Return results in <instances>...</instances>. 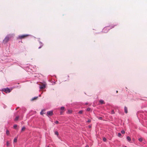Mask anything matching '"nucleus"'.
<instances>
[{
  "mask_svg": "<svg viewBox=\"0 0 147 147\" xmlns=\"http://www.w3.org/2000/svg\"><path fill=\"white\" fill-rule=\"evenodd\" d=\"M83 112V111H79V112H78V113L79 114H82V113Z\"/></svg>",
  "mask_w": 147,
  "mask_h": 147,
  "instance_id": "dca6fc26",
  "label": "nucleus"
},
{
  "mask_svg": "<svg viewBox=\"0 0 147 147\" xmlns=\"http://www.w3.org/2000/svg\"><path fill=\"white\" fill-rule=\"evenodd\" d=\"M72 111L71 110H68L67 113L69 114H70L72 113Z\"/></svg>",
  "mask_w": 147,
  "mask_h": 147,
  "instance_id": "ddd939ff",
  "label": "nucleus"
},
{
  "mask_svg": "<svg viewBox=\"0 0 147 147\" xmlns=\"http://www.w3.org/2000/svg\"><path fill=\"white\" fill-rule=\"evenodd\" d=\"M109 29H107V27L104 28L103 29L102 31L103 32L106 33L108 31Z\"/></svg>",
  "mask_w": 147,
  "mask_h": 147,
  "instance_id": "39448f33",
  "label": "nucleus"
},
{
  "mask_svg": "<svg viewBox=\"0 0 147 147\" xmlns=\"http://www.w3.org/2000/svg\"><path fill=\"white\" fill-rule=\"evenodd\" d=\"M114 113V110H112L111 111V113L113 114Z\"/></svg>",
  "mask_w": 147,
  "mask_h": 147,
  "instance_id": "cd10ccee",
  "label": "nucleus"
},
{
  "mask_svg": "<svg viewBox=\"0 0 147 147\" xmlns=\"http://www.w3.org/2000/svg\"><path fill=\"white\" fill-rule=\"evenodd\" d=\"M102 118V117H100V119H101Z\"/></svg>",
  "mask_w": 147,
  "mask_h": 147,
  "instance_id": "c9c22d12",
  "label": "nucleus"
},
{
  "mask_svg": "<svg viewBox=\"0 0 147 147\" xmlns=\"http://www.w3.org/2000/svg\"><path fill=\"white\" fill-rule=\"evenodd\" d=\"M26 129V128L25 127H23L22 129H21V131L22 132L23 131H25V129Z\"/></svg>",
  "mask_w": 147,
  "mask_h": 147,
  "instance_id": "9d476101",
  "label": "nucleus"
},
{
  "mask_svg": "<svg viewBox=\"0 0 147 147\" xmlns=\"http://www.w3.org/2000/svg\"><path fill=\"white\" fill-rule=\"evenodd\" d=\"M127 140L129 141H130L131 140V138L129 136L127 137Z\"/></svg>",
  "mask_w": 147,
  "mask_h": 147,
  "instance_id": "f8f14e48",
  "label": "nucleus"
},
{
  "mask_svg": "<svg viewBox=\"0 0 147 147\" xmlns=\"http://www.w3.org/2000/svg\"><path fill=\"white\" fill-rule=\"evenodd\" d=\"M64 109H65V107H62L61 108V110H63Z\"/></svg>",
  "mask_w": 147,
  "mask_h": 147,
  "instance_id": "a211bd4d",
  "label": "nucleus"
},
{
  "mask_svg": "<svg viewBox=\"0 0 147 147\" xmlns=\"http://www.w3.org/2000/svg\"><path fill=\"white\" fill-rule=\"evenodd\" d=\"M121 132L122 134H124L125 133V131L124 130H122L121 131Z\"/></svg>",
  "mask_w": 147,
  "mask_h": 147,
  "instance_id": "b1692460",
  "label": "nucleus"
},
{
  "mask_svg": "<svg viewBox=\"0 0 147 147\" xmlns=\"http://www.w3.org/2000/svg\"><path fill=\"white\" fill-rule=\"evenodd\" d=\"M85 147H88V145L86 146Z\"/></svg>",
  "mask_w": 147,
  "mask_h": 147,
  "instance_id": "473e14b6",
  "label": "nucleus"
},
{
  "mask_svg": "<svg viewBox=\"0 0 147 147\" xmlns=\"http://www.w3.org/2000/svg\"><path fill=\"white\" fill-rule=\"evenodd\" d=\"M89 128H91V126H89Z\"/></svg>",
  "mask_w": 147,
  "mask_h": 147,
  "instance_id": "7c9ffc66",
  "label": "nucleus"
},
{
  "mask_svg": "<svg viewBox=\"0 0 147 147\" xmlns=\"http://www.w3.org/2000/svg\"><path fill=\"white\" fill-rule=\"evenodd\" d=\"M55 135H57V136H58V135H59V133H58V132L57 131H55Z\"/></svg>",
  "mask_w": 147,
  "mask_h": 147,
  "instance_id": "aec40b11",
  "label": "nucleus"
},
{
  "mask_svg": "<svg viewBox=\"0 0 147 147\" xmlns=\"http://www.w3.org/2000/svg\"><path fill=\"white\" fill-rule=\"evenodd\" d=\"M45 84H43L42 85H41L40 87V88L41 89H42L44 88H45Z\"/></svg>",
  "mask_w": 147,
  "mask_h": 147,
  "instance_id": "423d86ee",
  "label": "nucleus"
},
{
  "mask_svg": "<svg viewBox=\"0 0 147 147\" xmlns=\"http://www.w3.org/2000/svg\"><path fill=\"white\" fill-rule=\"evenodd\" d=\"M113 27H112L111 28H113Z\"/></svg>",
  "mask_w": 147,
  "mask_h": 147,
  "instance_id": "f704fd0d",
  "label": "nucleus"
},
{
  "mask_svg": "<svg viewBox=\"0 0 147 147\" xmlns=\"http://www.w3.org/2000/svg\"><path fill=\"white\" fill-rule=\"evenodd\" d=\"M3 91L6 93H9L11 92V90L8 88H5L3 89Z\"/></svg>",
  "mask_w": 147,
  "mask_h": 147,
  "instance_id": "7ed1b4c3",
  "label": "nucleus"
},
{
  "mask_svg": "<svg viewBox=\"0 0 147 147\" xmlns=\"http://www.w3.org/2000/svg\"><path fill=\"white\" fill-rule=\"evenodd\" d=\"M91 110V109L90 108H88L87 109V111H89Z\"/></svg>",
  "mask_w": 147,
  "mask_h": 147,
  "instance_id": "6ab92c4d",
  "label": "nucleus"
},
{
  "mask_svg": "<svg viewBox=\"0 0 147 147\" xmlns=\"http://www.w3.org/2000/svg\"><path fill=\"white\" fill-rule=\"evenodd\" d=\"M6 133L7 135H9V131L8 130H6Z\"/></svg>",
  "mask_w": 147,
  "mask_h": 147,
  "instance_id": "2eb2a0df",
  "label": "nucleus"
},
{
  "mask_svg": "<svg viewBox=\"0 0 147 147\" xmlns=\"http://www.w3.org/2000/svg\"><path fill=\"white\" fill-rule=\"evenodd\" d=\"M41 46L40 47H39L38 49H40V48H41Z\"/></svg>",
  "mask_w": 147,
  "mask_h": 147,
  "instance_id": "2f4dec72",
  "label": "nucleus"
},
{
  "mask_svg": "<svg viewBox=\"0 0 147 147\" xmlns=\"http://www.w3.org/2000/svg\"><path fill=\"white\" fill-rule=\"evenodd\" d=\"M103 140L105 142L107 140L106 138H104L103 139Z\"/></svg>",
  "mask_w": 147,
  "mask_h": 147,
  "instance_id": "5701e85b",
  "label": "nucleus"
},
{
  "mask_svg": "<svg viewBox=\"0 0 147 147\" xmlns=\"http://www.w3.org/2000/svg\"><path fill=\"white\" fill-rule=\"evenodd\" d=\"M47 115L48 116H51L53 115V111H48L47 113Z\"/></svg>",
  "mask_w": 147,
  "mask_h": 147,
  "instance_id": "20e7f679",
  "label": "nucleus"
},
{
  "mask_svg": "<svg viewBox=\"0 0 147 147\" xmlns=\"http://www.w3.org/2000/svg\"><path fill=\"white\" fill-rule=\"evenodd\" d=\"M55 123L56 124H58V123H59V121H56L55 122Z\"/></svg>",
  "mask_w": 147,
  "mask_h": 147,
  "instance_id": "bb28decb",
  "label": "nucleus"
},
{
  "mask_svg": "<svg viewBox=\"0 0 147 147\" xmlns=\"http://www.w3.org/2000/svg\"><path fill=\"white\" fill-rule=\"evenodd\" d=\"M121 136V134L120 133H119L118 134V136L119 137H120Z\"/></svg>",
  "mask_w": 147,
  "mask_h": 147,
  "instance_id": "a878e982",
  "label": "nucleus"
},
{
  "mask_svg": "<svg viewBox=\"0 0 147 147\" xmlns=\"http://www.w3.org/2000/svg\"><path fill=\"white\" fill-rule=\"evenodd\" d=\"M124 111L126 113H127L128 112L127 108L126 107H124Z\"/></svg>",
  "mask_w": 147,
  "mask_h": 147,
  "instance_id": "0eeeda50",
  "label": "nucleus"
},
{
  "mask_svg": "<svg viewBox=\"0 0 147 147\" xmlns=\"http://www.w3.org/2000/svg\"><path fill=\"white\" fill-rule=\"evenodd\" d=\"M11 37V36L10 35H7L4 38L3 40L4 43H7L9 40V39Z\"/></svg>",
  "mask_w": 147,
  "mask_h": 147,
  "instance_id": "f257e3e1",
  "label": "nucleus"
},
{
  "mask_svg": "<svg viewBox=\"0 0 147 147\" xmlns=\"http://www.w3.org/2000/svg\"><path fill=\"white\" fill-rule=\"evenodd\" d=\"M38 98V97H35L32 98L31 100L33 101L34 100H36Z\"/></svg>",
  "mask_w": 147,
  "mask_h": 147,
  "instance_id": "1a4fd4ad",
  "label": "nucleus"
},
{
  "mask_svg": "<svg viewBox=\"0 0 147 147\" xmlns=\"http://www.w3.org/2000/svg\"><path fill=\"white\" fill-rule=\"evenodd\" d=\"M30 36L29 34H24L22 35H20L19 36L18 38L22 39H24Z\"/></svg>",
  "mask_w": 147,
  "mask_h": 147,
  "instance_id": "f03ea898",
  "label": "nucleus"
},
{
  "mask_svg": "<svg viewBox=\"0 0 147 147\" xmlns=\"http://www.w3.org/2000/svg\"><path fill=\"white\" fill-rule=\"evenodd\" d=\"M6 145L7 146H9V143L8 141L7 142Z\"/></svg>",
  "mask_w": 147,
  "mask_h": 147,
  "instance_id": "f3484780",
  "label": "nucleus"
},
{
  "mask_svg": "<svg viewBox=\"0 0 147 147\" xmlns=\"http://www.w3.org/2000/svg\"><path fill=\"white\" fill-rule=\"evenodd\" d=\"M17 127V125H15L13 126V127L14 129H16Z\"/></svg>",
  "mask_w": 147,
  "mask_h": 147,
  "instance_id": "4be33fe9",
  "label": "nucleus"
},
{
  "mask_svg": "<svg viewBox=\"0 0 147 147\" xmlns=\"http://www.w3.org/2000/svg\"><path fill=\"white\" fill-rule=\"evenodd\" d=\"M100 102L101 104H105L104 101L103 100H101L100 101Z\"/></svg>",
  "mask_w": 147,
  "mask_h": 147,
  "instance_id": "6e6552de",
  "label": "nucleus"
},
{
  "mask_svg": "<svg viewBox=\"0 0 147 147\" xmlns=\"http://www.w3.org/2000/svg\"><path fill=\"white\" fill-rule=\"evenodd\" d=\"M116 92L117 93L118 92V91L117 90L116 91Z\"/></svg>",
  "mask_w": 147,
  "mask_h": 147,
  "instance_id": "72a5a7b5",
  "label": "nucleus"
},
{
  "mask_svg": "<svg viewBox=\"0 0 147 147\" xmlns=\"http://www.w3.org/2000/svg\"><path fill=\"white\" fill-rule=\"evenodd\" d=\"M138 140L140 142H142L143 140L142 138H140Z\"/></svg>",
  "mask_w": 147,
  "mask_h": 147,
  "instance_id": "412c9836",
  "label": "nucleus"
},
{
  "mask_svg": "<svg viewBox=\"0 0 147 147\" xmlns=\"http://www.w3.org/2000/svg\"><path fill=\"white\" fill-rule=\"evenodd\" d=\"M42 111L41 112H40V114L41 115H43V113L42 112Z\"/></svg>",
  "mask_w": 147,
  "mask_h": 147,
  "instance_id": "c85d7f7f",
  "label": "nucleus"
},
{
  "mask_svg": "<svg viewBox=\"0 0 147 147\" xmlns=\"http://www.w3.org/2000/svg\"><path fill=\"white\" fill-rule=\"evenodd\" d=\"M19 118V116H17V117H16V118H15V121H17V120Z\"/></svg>",
  "mask_w": 147,
  "mask_h": 147,
  "instance_id": "9b49d317",
  "label": "nucleus"
},
{
  "mask_svg": "<svg viewBox=\"0 0 147 147\" xmlns=\"http://www.w3.org/2000/svg\"><path fill=\"white\" fill-rule=\"evenodd\" d=\"M91 122V120L90 119H88L87 121V122L90 123Z\"/></svg>",
  "mask_w": 147,
  "mask_h": 147,
  "instance_id": "393cba45",
  "label": "nucleus"
},
{
  "mask_svg": "<svg viewBox=\"0 0 147 147\" xmlns=\"http://www.w3.org/2000/svg\"><path fill=\"white\" fill-rule=\"evenodd\" d=\"M17 138H16L14 139L13 142H17Z\"/></svg>",
  "mask_w": 147,
  "mask_h": 147,
  "instance_id": "4468645a",
  "label": "nucleus"
},
{
  "mask_svg": "<svg viewBox=\"0 0 147 147\" xmlns=\"http://www.w3.org/2000/svg\"><path fill=\"white\" fill-rule=\"evenodd\" d=\"M63 111H61V112H60V114H62L63 113Z\"/></svg>",
  "mask_w": 147,
  "mask_h": 147,
  "instance_id": "c756f323",
  "label": "nucleus"
}]
</instances>
